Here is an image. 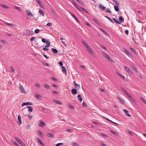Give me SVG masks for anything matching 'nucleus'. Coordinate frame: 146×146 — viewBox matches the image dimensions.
Wrapping results in <instances>:
<instances>
[{
    "mask_svg": "<svg viewBox=\"0 0 146 146\" xmlns=\"http://www.w3.org/2000/svg\"><path fill=\"white\" fill-rule=\"evenodd\" d=\"M82 42L84 45L85 48H86V50L88 52L90 53V54L92 56H94L95 55L94 52H93V51L90 48L88 45L84 41H82Z\"/></svg>",
    "mask_w": 146,
    "mask_h": 146,
    "instance_id": "1",
    "label": "nucleus"
},
{
    "mask_svg": "<svg viewBox=\"0 0 146 146\" xmlns=\"http://www.w3.org/2000/svg\"><path fill=\"white\" fill-rule=\"evenodd\" d=\"M25 33L24 32L23 35L26 36H29L31 35H32V31L29 29H26L25 30Z\"/></svg>",
    "mask_w": 146,
    "mask_h": 146,
    "instance_id": "2",
    "label": "nucleus"
},
{
    "mask_svg": "<svg viewBox=\"0 0 146 146\" xmlns=\"http://www.w3.org/2000/svg\"><path fill=\"white\" fill-rule=\"evenodd\" d=\"M19 88L21 92L22 93L26 94L27 93V91L24 88L23 86L19 84Z\"/></svg>",
    "mask_w": 146,
    "mask_h": 146,
    "instance_id": "3",
    "label": "nucleus"
},
{
    "mask_svg": "<svg viewBox=\"0 0 146 146\" xmlns=\"http://www.w3.org/2000/svg\"><path fill=\"white\" fill-rule=\"evenodd\" d=\"M102 54H103V56L106 57V58L108 59V60H109L110 61H111V59L110 58L109 56H108V54H106L104 52H102Z\"/></svg>",
    "mask_w": 146,
    "mask_h": 146,
    "instance_id": "4",
    "label": "nucleus"
},
{
    "mask_svg": "<svg viewBox=\"0 0 146 146\" xmlns=\"http://www.w3.org/2000/svg\"><path fill=\"white\" fill-rule=\"evenodd\" d=\"M26 13H27V15L29 17H34V15L31 13V12L28 10H27L25 11Z\"/></svg>",
    "mask_w": 146,
    "mask_h": 146,
    "instance_id": "5",
    "label": "nucleus"
},
{
    "mask_svg": "<svg viewBox=\"0 0 146 146\" xmlns=\"http://www.w3.org/2000/svg\"><path fill=\"white\" fill-rule=\"evenodd\" d=\"M40 123H39L38 124V125L40 127H43L44 126H45V123L43 121L40 120Z\"/></svg>",
    "mask_w": 146,
    "mask_h": 146,
    "instance_id": "6",
    "label": "nucleus"
},
{
    "mask_svg": "<svg viewBox=\"0 0 146 146\" xmlns=\"http://www.w3.org/2000/svg\"><path fill=\"white\" fill-rule=\"evenodd\" d=\"M118 100H119V102H120V103L122 104H125V101L124 100L121 99V98L118 97H117Z\"/></svg>",
    "mask_w": 146,
    "mask_h": 146,
    "instance_id": "7",
    "label": "nucleus"
},
{
    "mask_svg": "<svg viewBox=\"0 0 146 146\" xmlns=\"http://www.w3.org/2000/svg\"><path fill=\"white\" fill-rule=\"evenodd\" d=\"M32 105V104L30 102H25L23 103L22 104V106H28V105Z\"/></svg>",
    "mask_w": 146,
    "mask_h": 146,
    "instance_id": "8",
    "label": "nucleus"
},
{
    "mask_svg": "<svg viewBox=\"0 0 146 146\" xmlns=\"http://www.w3.org/2000/svg\"><path fill=\"white\" fill-rule=\"evenodd\" d=\"M54 102L58 104V105H62V103L60 101L57 100H53Z\"/></svg>",
    "mask_w": 146,
    "mask_h": 146,
    "instance_id": "9",
    "label": "nucleus"
},
{
    "mask_svg": "<svg viewBox=\"0 0 146 146\" xmlns=\"http://www.w3.org/2000/svg\"><path fill=\"white\" fill-rule=\"evenodd\" d=\"M46 135L48 137H50L51 138H53L54 137L53 134L49 132L47 133Z\"/></svg>",
    "mask_w": 146,
    "mask_h": 146,
    "instance_id": "10",
    "label": "nucleus"
},
{
    "mask_svg": "<svg viewBox=\"0 0 146 146\" xmlns=\"http://www.w3.org/2000/svg\"><path fill=\"white\" fill-rule=\"evenodd\" d=\"M113 2L115 3V6H119V2L117 0H113Z\"/></svg>",
    "mask_w": 146,
    "mask_h": 146,
    "instance_id": "11",
    "label": "nucleus"
},
{
    "mask_svg": "<svg viewBox=\"0 0 146 146\" xmlns=\"http://www.w3.org/2000/svg\"><path fill=\"white\" fill-rule=\"evenodd\" d=\"M123 111L124 113L126 114V116H127L129 117H130V115L128 113L129 111H128L124 109L123 110Z\"/></svg>",
    "mask_w": 146,
    "mask_h": 146,
    "instance_id": "12",
    "label": "nucleus"
},
{
    "mask_svg": "<svg viewBox=\"0 0 146 146\" xmlns=\"http://www.w3.org/2000/svg\"><path fill=\"white\" fill-rule=\"evenodd\" d=\"M61 68H62V71H63V73L66 75L67 74V71L66 70V69L65 68L64 66H62L61 67Z\"/></svg>",
    "mask_w": 146,
    "mask_h": 146,
    "instance_id": "13",
    "label": "nucleus"
},
{
    "mask_svg": "<svg viewBox=\"0 0 146 146\" xmlns=\"http://www.w3.org/2000/svg\"><path fill=\"white\" fill-rule=\"evenodd\" d=\"M100 9H101L102 10H104L106 9V7L102 5V4H100L99 6Z\"/></svg>",
    "mask_w": 146,
    "mask_h": 146,
    "instance_id": "14",
    "label": "nucleus"
},
{
    "mask_svg": "<svg viewBox=\"0 0 146 146\" xmlns=\"http://www.w3.org/2000/svg\"><path fill=\"white\" fill-rule=\"evenodd\" d=\"M22 112H23V114L25 116H27V111L25 108H23L22 110Z\"/></svg>",
    "mask_w": 146,
    "mask_h": 146,
    "instance_id": "15",
    "label": "nucleus"
},
{
    "mask_svg": "<svg viewBox=\"0 0 146 146\" xmlns=\"http://www.w3.org/2000/svg\"><path fill=\"white\" fill-rule=\"evenodd\" d=\"M15 139L16 140H17V142L19 143V144L22 143H23L22 141H21L17 137H15Z\"/></svg>",
    "mask_w": 146,
    "mask_h": 146,
    "instance_id": "16",
    "label": "nucleus"
},
{
    "mask_svg": "<svg viewBox=\"0 0 146 146\" xmlns=\"http://www.w3.org/2000/svg\"><path fill=\"white\" fill-rule=\"evenodd\" d=\"M44 86L45 88L48 89H49L50 88V86L47 84H44Z\"/></svg>",
    "mask_w": 146,
    "mask_h": 146,
    "instance_id": "17",
    "label": "nucleus"
},
{
    "mask_svg": "<svg viewBox=\"0 0 146 146\" xmlns=\"http://www.w3.org/2000/svg\"><path fill=\"white\" fill-rule=\"evenodd\" d=\"M116 73H117V75H119V76H120V77L121 78H122L123 80H125V78L124 77V76H123L121 74H119V73H118L117 72H116Z\"/></svg>",
    "mask_w": 146,
    "mask_h": 146,
    "instance_id": "18",
    "label": "nucleus"
},
{
    "mask_svg": "<svg viewBox=\"0 0 146 146\" xmlns=\"http://www.w3.org/2000/svg\"><path fill=\"white\" fill-rule=\"evenodd\" d=\"M72 93L73 94H77L76 90L75 89H73L71 90Z\"/></svg>",
    "mask_w": 146,
    "mask_h": 146,
    "instance_id": "19",
    "label": "nucleus"
},
{
    "mask_svg": "<svg viewBox=\"0 0 146 146\" xmlns=\"http://www.w3.org/2000/svg\"><path fill=\"white\" fill-rule=\"evenodd\" d=\"M119 21L121 23H122L124 21V18L122 16H120L119 17Z\"/></svg>",
    "mask_w": 146,
    "mask_h": 146,
    "instance_id": "20",
    "label": "nucleus"
},
{
    "mask_svg": "<svg viewBox=\"0 0 146 146\" xmlns=\"http://www.w3.org/2000/svg\"><path fill=\"white\" fill-rule=\"evenodd\" d=\"M18 123L19 125H21V116L19 115L18 117Z\"/></svg>",
    "mask_w": 146,
    "mask_h": 146,
    "instance_id": "21",
    "label": "nucleus"
},
{
    "mask_svg": "<svg viewBox=\"0 0 146 146\" xmlns=\"http://www.w3.org/2000/svg\"><path fill=\"white\" fill-rule=\"evenodd\" d=\"M77 97L78 98V100L80 102H82V98L80 95L78 94V95Z\"/></svg>",
    "mask_w": 146,
    "mask_h": 146,
    "instance_id": "22",
    "label": "nucleus"
},
{
    "mask_svg": "<svg viewBox=\"0 0 146 146\" xmlns=\"http://www.w3.org/2000/svg\"><path fill=\"white\" fill-rule=\"evenodd\" d=\"M111 133L115 135H118V134L117 132L113 130H110Z\"/></svg>",
    "mask_w": 146,
    "mask_h": 146,
    "instance_id": "23",
    "label": "nucleus"
},
{
    "mask_svg": "<svg viewBox=\"0 0 146 146\" xmlns=\"http://www.w3.org/2000/svg\"><path fill=\"white\" fill-rule=\"evenodd\" d=\"M27 108H28V112H31L32 111V107L31 106H28L27 107Z\"/></svg>",
    "mask_w": 146,
    "mask_h": 146,
    "instance_id": "24",
    "label": "nucleus"
},
{
    "mask_svg": "<svg viewBox=\"0 0 146 146\" xmlns=\"http://www.w3.org/2000/svg\"><path fill=\"white\" fill-rule=\"evenodd\" d=\"M130 99L131 101H132V103L134 104H136V100L133 97L132 98H130Z\"/></svg>",
    "mask_w": 146,
    "mask_h": 146,
    "instance_id": "25",
    "label": "nucleus"
},
{
    "mask_svg": "<svg viewBox=\"0 0 146 146\" xmlns=\"http://www.w3.org/2000/svg\"><path fill=\"white\" fill-rule=\"evenodd\" d=\"M38 142L40 143V145H44V144L42 143V142L41 141L40 139L38 138H36Z\"/></svg>",
    "mask_w": 146,
    "mask_h": 146,
    "instance_id": "26",
    "label": "nucleus"
},
{
    "mask_svg": "<svg viewBox=\"0 0 146 146\" xmlns=\"http://www.w3.org/2000/svg\"><path fill=\"white\" fill-rule=\"evenodd\" d=\"M37 133H38V134L41 137H43V135L42 133V132H41V131H40L39 130H37Z\"/></svg>",
    "mask_w": 146,
    "mask_h": 146,
    "instance_id": "27",
    "label": "nucleus"
},
{
    "mask_svg": "<svg viewBox=\"0 0 146 146\" xmlns=\"http://www.w3.org/2000/svg\"><path fill=\"white\" fill-rule=\"evenodd\" d=\"M51 50L52 52L55 53H57L58 52V51H57V50L55 48H52L51 49Z\"/></svg>",
    "mask_w": 146,
    "mask_h": 146,
    "instance_id": "28",
    "label": "nucleus"
},
{
    "mask_svg": "<svg viewBox=\"0 0 146 146\" xmlns=\"http://www.w3.org/2000/svg\"><path fill=\"white\" fill-rule=\"evenodd\" d=\"M113 20H114V22L117 24H121V22H120L119 21V22L117 20H116V19L115 18H113Z\"/></svg>",
    "mask_w": 146,
    "mask_h": 146,
    "instance_id": "29",
    "label": "nucleus"
},
{
    "mask_svg": "<svg viewBox=\"0 0 146 146\" xmlns=\"http://www.w3.org/2000/svg\"><path fill=\"white\" fill-rule=\"evenodd\" d=\"M50 42H47L46 43V45L44 47L47 48L50 46Z\"/></svg>",
    "mask_w": 146,
    "mask_h": 146,
    "instance_id": "30",
    "label": "nucleus"
},
{
    "mask_svg": "<svg viewBox=\"0 0 146 146\" xmlns=\"http://www.w3.org/2000/svg\"><path fill=\"white\" fill-rule=\"evenodd\" d=\"M100 31H101L103 32L106 35H108V33H107V32H106V31H105L104 30H103L102 28H100Z\"/></svg>",
    "mask_w": 146,
    "mask_h": 146,
    "instance_id": "31",
    "label": "nucleus"
},
{
    "mask_svg": "<svg viewBox=\"0 0 146 146\" xmlns=\"http://www.w3.org/2000/svg\"><path fill=\"white\" fill-rule=\"evenodd\" d=\"M0 41L1 42L4 43V44H7V42L6 41L4 40H3L1 39L0 40Z\"/></svg>",
    "mask_w": 146,
    "mask_h": 146,
    "instance_id": "32",
    "label": "nucleus"
},
{
    "mask_svg": "<svg viewBox=\"0 0 146 146\" xmlns=\"http://www.w3.org/2000/svg\"><path fill=\"white\" fill-rule=\"evenodd\" d=\"M74 5V6L77 9H78L79 10V11H81L80 9H79V7L78 6V5L76 4V3H75L73 4Z\"/></svg>",
    "mask_w": 146,
    "mask_h": 146,
    "instance_id": "33",
    "label": "nucleus"
},
{
    "mask_svg": "<svg viewBox=\"0 0 146 146\" xmlns=\"http://www.w3.org/2000/svg\"><path fill=\"white\" fill-rule=\"evenodd\" d=\"M72 16L74 18V19L77 22H79V20L73 14H72Z\"/></svg>",
    "mask_w": 146,
    "mask_h": 146,
    "instance_id": "34",
    "label": "nucleus"
},
{
    "mask_svg": "<svg viewBox=\"0 0 146 146\" xmlns=\"http://www.w3.org/2000/svg\"><path fill=\"white\" fill-rule=\"evenodd\" d=\"M42 41V42H46V43L47 42H50V40L48 39L47 40H46L45 39H44L43 38H42L41 39Z\"/></svg>",
    "mask_w": 146,
    "mask_h": 146,
    "instance_id": "35",
    "label": "nucleus"
},
{
    "mask_svg": "<svg viewBox=\"0 0 146 146\" xmlns=\"http://www.w3.org/2000/svg\"><path fill=\"white\" fill-rule=\"evenodd\" d=\"M125 69H126V71H127L129 73H131V71H130V69L129 68H127L126 66H125Z\"/></svg>",
    "mask_w": 146,
    "mask_h": 146,
    "instance_id": "36",
    "label": "nucleus"
},
{
    "mask_svg": "<svg viewBox=\"0 0 146 146\" xmlns=\"http://www.w3.org/2000/svg\"><path fill=\"white\" fill-rule=\"evenodd\" d=\"M119 6H114V9L115 10V11L116 12H118L119 11V8L118 7Z\"/></svg>",
    "mask_w": 146,
    "mask_h": 146,
    "instance_id": "37",
    "label": "nucleus"
},
{
    "mask_svg": "<svg viewBox=\"0 0 146 146\" xmlns=\"http://www.w3.org/2000/svg\"><path fill=\"white\" fill-rule=\"evenodd\" d=\"M131 68L133 69V70H135V71H136V72H137L138 71L137 70V69H136L135 67V66H131Z\"/></svg>",
    "mask_w": 146,
    "mask_h": 146,
    "instance_id": "38",
    "label": "nucleus"
},
{
    "mask_svg": "<svg viewBox=\"0 0 146 146\" xmlns=\"http://www.w3.org/2000/svg\"><path fill=\"white\" fill-rule=\"evenodd\" d=\"M130 49H131V51L133 52L134 53H135V54H137V52H136V51L135 50L134 48H130Z\"/></svg>",
    "mask_w": 146,
    "mask_h": 146,
    "instance_id": "39",
    "label": "nucleus"
},
{
    "mask_svg": "<svg viewBox=\"0 0 146 146\" xmlns=\"http://www.w3.org/2000/svg\"><path fill=\"white\" fill-rule=\"evenodd\" d=\"M39 13H40V15L43 16H44V13L43 12V11L42 10H39Z\"/></svg>",
    "mask_w": 146,
    "mask_h": 146,
    "instance_id": "40",
    "label": "nucleus"
},
{
    "mask_svg": "<svg viewBox=\"0 0 146 146\" xmlns=\"http://www.w3.org/2000/svg\"><path fill=\"white\" fill-rule=\"evenodd\" d=\"M4 24H5L8 26H11V27H14V26L13 25V24H10L8 23H7L5 22V23H4Z\"/></svg>",
    "mask_w": 146,
    "mask_h": 146,
    "instance_id": "41",
    "label": "nucleus"
},
{
    "mask_svg": "<svg viewBox=\"0 0 146 146\" xmlns=\"http://www.w3.org/2000/svg\"><path fill=\"white\" fill-rule=\"evenodd\" d=\"M36 97L38 99L40 100L42 98L41 96L38 94H37Z\"/></svg>",
    "mask_w": 146,
    "mask_h": 146,
    "instance_id": "42",
    "label": "nucleus"
},
{
    "mask_svg": "<svg viewBox=\"0 0 146 146\" xmlns=\"http://www.w3.org/2000/svg\"><path fill=\"white\" fill-rule=\"evenodd\" d=\"M79 9H81L82 10V11H84L85 12L87 13H88V12L87 11L86 9H85L83 7H79Z\"/></svg>",
    "mask_w": 146,
    "mask_h": 146,
    "instance_id": "43",
    "label": "nucleus"
},
{
    "mask_svg": "<svg viewBox=\"0 0 146 146\" xmlns=\"http://www.w3.org/2000/svg\"><path fill=\"white\" fill-rule=\"evenodd\" d=\"M68 106H69L70 108L74 110L75 109L74 106H72V105L70 104H68Z\"/></svg>",
    "mask_w": 146,
    "mask_h": 146,
    "instance_id": "44",
    "label": "nucleus"
},
{
    "mask_svg": "<svg viewBox=\"0 0 146 146\" xmlns=\"http://www.w3.org/2000/svg\"><path fill=\"white\" fill-rule=\"evenodd\" d=\"M1 5V7L5 8H6V9H8L9 8V7L4 5H3V4H1V5Z\"/></svg>",
    "mask_w": 146,
    "mask_h": 146,
    "instance_id": "45",
    "label": "nucleus"
},
{
    "mask_svg": "<svg viewBox=\"0 0 146 146\" xmlns=\"http://www.w3.org/2000/svg\"><path fill=\"white\" fill-rule=\"evenodd\" d=\"M125 94H126V96H127L129 98H133V97L131 96V95H130V94H128V93H125Z\"/></svg>",
    "mask_w": 146,
    "mask_h": 146,
    "instance_id": "46",
    "label": "nucleus"
},
{
    "mask_svg": "<svg viewBox=\"0 0 146 146\" xmlns=\"http://www.w3.org/2000/svg\"><path fill=\"white\" fill-rule=\"evenodd\" d=\"M101 135L104 137L106 138H107L108 137V136L107 135H106V134H104L102 133H101Z\"/></svg>",
    "mask_w": 146,
    "mask_h": 146,
    "instance_id": "47",
    "label": "nucleus"
},
{
    "mask_svg": "<svg viewBox=\"0 0 146 146\" xmlns=\"http://www.w3.org/2000/svg\"><path fill=\"white\" fill-rule=\"evenodd\" d=\"M121 90L122 91V92H123L124 93L126 94L127 93V92L125 90V89H124L123 88H121Z\"/></svg>",
    "mask_w": 146,
    "mask_h": 146,
    "instance_id": "48",
    "label": "nucleus"
},
{
    "mask_svg": "<svg viewBox=\"0 0 146 146\" xmlns=\"http://www.w3.org/2000/svg\"><path fill=\"white\" fill-rule=\"evenodd\" d=\"M11 72H13V73H15V69L13 68L12 66H11Z\"/></svg>",
    "mask_w": 146,
    "mask_h": 146,
    "instance_id": "49",
    "label": "nucleus"
},
{
    "mask_svg": "<svg viewBox=\"0 0 146 146\" xmlns=\"http://www.w3.org/2000/svg\"><path fill=\"white\" fill-rule=\"evenodd\" d=\"M141 101H143V103H145V104H146V101L145 100V99L143 98H141Z\"/></svg>",
    "mask_w": 146,
    "mask_h": 146,
    "instance_id": "50",
    "label": "nucleus"
},
{
    "mask_svg": "<svg viewBox=\"0 0 146 146\" xmlns=\"http://www.w3.org/2000/svg\"><path fill=\"white\" fill-rule=\"evenodd\" d=\"M11 142H12V143H13L15 145L17 146H20V145H19V144H18L15 141H11Z\"/></svg>",
    "mask_w": 146,
    "mask_h": 146,
    "instance_id": "51",
    "label": "nucleus"
},
{
    "mask_svg": "<svg viewBox=\"0 0 146 146\" xmlns=\"http://www.w3.org/2000/svg\"><path fill=\"white\" fill-rule=\"evenodd\" d=\"M106 12L108 13H111V12L110 9L109 8H107L106 9Z\"/></svg>",
    "mask_w": 146,
    "mask_h": 146,
    "instance_id": "52",
    "label": "nucleus"
},
{
    "mask_svg": "<svg viewBox=\"0 0 146 146\" xmlns=\"http://www.w3.org/2000/svg\"><path fill=\"white\" fill-rule=\"evenodd\" d=\"M40 31V30L38 29H35V33H39V31Z\"/></svg>",
    "mask_w": 146,
    "mask_h": 146,
    "instance_id": "53",
    "label": "nucleus"
},
{
    "mask_svg": "<svg viewBox=\"0 0 146 146\" xmlns=\"http://www.w3.org/2000/svg\"><path fill=\"white\" fill-rule=\"evenodd\" d=\"M63 143H58L56 144V146H60L61 145H63Z\"/></svg>",
    "mask_w": 146,
    "mask_h": 146,
    "instance_id": "54",
    "label": "nucleus"
},
{
    "mask_svg": "<svg viewBox=\"0 0 146 146\" xmlns=\"http://www.w3.org/2000/svg\"><path fill=\"white\" fill-rule=\"evenodd\" d=\"M101 47H102V48L104 49V50H107V48H106V47H105V46H104V45H101Z\"/></svg>",
    "mask_w": 146,
    "mask_h": 146,
    "instance_id": "55",
    "label": "nucleus"
},
{
    "mask_svg": "<svg viewBox=\"0 0 146 146\" xmlns=\"http://www.w3.org/2000/svg\"><path fill=\"white\" fill-rule=\"evenodd\" d=\"M77 1L79 3H80V4L83 5V4L84 3V2H83L81 0H78Z\"/></svg>",
    "mask_w": 146,
    "mask_h": 146,
    "instance_id": "56",
    "label": "nucleus"
},
{
    "mask_svg": "<svg viewBox=\"0 0 146 146\" xmlns=\"http://www.w3.org/2000/svg\"><path fill=\"white\" fill-rule=\"evenodd\" d=\"M15 9L17 10L18 11L21 10V8L19 7H17V6H15Z\"/></svg>",
    "mask_w": 146,
    "mask_h": 146,
    "instance_id": "57",
    "label": "nucleus"
},
{
    "mask_svg": "<svg viewBox=\"0 0 146 146\" xmlns=\"http://www.w3.org/2000/svg\"><path fill=\"white\" fill-rule=\"evenodd\" d=\"M39 5L40 6V7L42 8H43L44 7V6L43 4L42 3H38Z\"/></svg>",
    "mask_w": 146,
    "mask_h": 146,
    "instance_id": "58",
    "label": "nucleus"
},
{
    "mask_svg": "<svg viewBox=\"0 0 146 146\" xmlns=\"http://www.w3.org/2000/svg\"><path fill=\"white\" fill-rule=\"evenodd\" d=\"M31 127V125H30L28 124L27 125V129H30Z\"/></svg>",
    "mask_w": 146,
    "mask_h": 146,
    "instance_id": "59",
    "label": "nucleus"
},
{
    "mask_svg": "<svg viewBox=\"0 0 146 146\" xmlns=\"http://www.w3.org/2000/svg\"><path fill=\"white\" fill-rule=\"evenodd\" d=\"M82 106L84 107H86L87 106V105L84 102H83L82 103Z\"/></svg>",
    "mask_w": 146,
    "mask_h": 146,
    "instance_id": "60",
    "label": "nucleus"
},
{
    "mask_svg": "<svg viewBox=\"0 0 146 146\" xmlns=\"http://www.w3.org/2000/svg\"><path fill=\"white\" fill-rule=\"evenodd\" d=\"M125 52H126V53H127V54H128V55H129V56H131V54L130 53V52H129V51H127Z\"/></svg>",
    "mask_w": 146,
    "mask_h": 146,
    "instance_id": "61",
    "label": "nucleus"
},
{
    "mask_svg": "<svg viewBox=\"0 0 146 146\" xmlns=\"http://www.w3.org/2000/svg\"><path fill=\"white\" fill-rule=\"evenodd\" d=\"M73 145L74 146H79V145L76 143H73Z\"/></svg>",
    "mask_w": 146,
    "mask_h": 146,
    "instance_id": "62",
    "label": "nucleus"
},
{
    "mask_svg": "<svg viewBox=\"0 0 146 146\" xmlns=\"http://www.w3.org/2000/svg\"><path fill=\"white\" fill-rule=\"evenodd\" d=\"M28 118H29V119H31L33 118V115H28Z\"/></svg>",
    "mask_w": 146,
    "mask_h": 146,
    "instance_id": "63",
    "label": "nucleus"
},
{
    "mask_svg": "<svg viewBox=\"0 0 146 146\" xmlns=\"http://www.w3.org/2000/svg\"><path fill=\"white\" fill-rule=\"evenodd\" d=\"M76 87V88H77V89H80V85H76V86H75Z\"/></svg>",
    "mask_w": 146,
    "mask_h": 146,
    "instance_id": "64",
    "label": "nucleus"
}]
</instances>
